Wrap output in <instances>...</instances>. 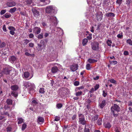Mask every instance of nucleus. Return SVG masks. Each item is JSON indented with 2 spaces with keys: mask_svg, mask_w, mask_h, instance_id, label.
Here are the masks:
<instances>
[{
  "mask_svg": "<svg viewBox=\"0 0 132 132\" xmlns=\"http://www.w3.org/2000/svg\"><path fill=\"white\" fill-rule=\"evenodd\" d=\"M46 13H47L55 14L57 13V10L55 7L53 5L47 6L45 9Z\"/></svg>",
  "mask_w": 132,
  "mask_h": 132,
  "instance_id": "nucleus-1",
  "label": "nucleus"
},
{
  "mask_svg": "<svg viewBox=\"0 0 132 132\" xmlns=\"http://www.w3.org/2000/svg\"><path fill=\"white\" fill-rule=\"evenodd\" d=\"M23 85L24 86V88H27L28 90H31L35 88V86L34 84L29 82H24L23 83Z\"/></svg>",
  "mask_w": 132,
  "mask_h": 132,
  "instance_id": "nucleus-2",
  "label": "nucleus"
},
{
  "mask_svg": "<svg viewBox=\"0 0 132 132\" xmlns=\"http://www.w3.org/2000/svg\"><path fill=\"white\" fill-rule=\"evenodd\" d=\"M78 123L79 124L84 125L86 123V121L85 120V117L84 115L82 113H78Z\"/></svg>",
  "mask_w": 132,
  "mask_h": 132,
  "instance_id": "nucleus-3",
  "label": "nucleus"
},
{
  "mask_svg": "<svg viewBox=\"0 0 132 132\" xmlns=\"http://www.w3.org/2000/svg\"><path fill=\"white\" fill-rule=\"evenodd\" d=\"M120 108L117 104H115L111 107V111L114 117H117L118 114L117 113H115V111H116L117 112H119L120 111Z\"/></svg>",
  "mask_w": 132,
  "mask_h": 132,
  "instance_id": "nucleus-4",
  "label": "nucleus"
},
{
  "mask_svg": "<svg viewBox=\"0 0 132 132\" xmlns=\"http://www.w3.org/2000/svg\"><path fill=\"white\" fill-rule=\"evenodd\" d=\"M37 45L38 46L36 47V48L38 51H41L46 46L45 43L43 40H41L40 42V43H38Z\"/></svg>",
  "mask_w": 132,
  "mask_h": 132,
  "instance_id": "nucleus-5",
  "label": "nucleus"
},
{
  "mask_svg": "<svg viewBox=\"0 0 132 132\" xmlns=\"http://www.w3.org/2000/svg\"><path fill=\"white\" fill-rule=\"evenodd\" d=\"M68 89L66 88L62 87L59 90L58 92L59 95L62 96L66 95L67 92L68 91Z\"/></svg>",
  "mask_w": 132,
  "mask_h": 132,
  "instance_id": "nucleus-6",
  "label": "nucleus"
},
{
  "mask_svg": "<svg viewBox=\"0 0 132 132\" xmlns=\"http://www.w3.org/2000/svg\"><path fill=\"white\" fill-rule=\"evenodd\" d=\"M91 45L92 49L93 50L97 51L99 49V44L98 43L96 42L93 43Z\"/></svg>",
  "mask_w": 132,
  "mask_h": 132,
  "instance_id": "nucleus-7",
  "label": "nucleus"
},
{
  "mask_svg": "<svg viewBox=\"0 0 132 132\" xmlns=\"http://www.w3.org/2000/svg\"><path fill=\"white\" fill-rule=\"evenodd\" d=\"M23 78H27L28 79H31L33 76V75L30 76V74L28 72H25L24 73V74L22 75Z\"/></svg>",
  "mask_w": 132,
  "mask_h": 132,
  "instance_id": "nucleus-8",
  "label": "nucleus"
},
{
  "mask_svg": "<svg viewBox=\"0 0 132 132\" xmlns=\"http://www.w3.org/2000/svg\"><path fill=\"white\" fill-rule=\"evenodd\" d=\"M11 76V78H13L16 75V72L14 69L12 67H11L9 74Z\"/></svg>",
  "mask_w": 132,
  "mask_h": 132,
  "instance_id": "nucleus-9",
  "label": "nucleus"
},
{
  "mask_svg": "<svg viewBox=\"0 0 132 132\" xmlns=\"http://www.w3.org/2000/svg\"><path fill=\"white\" fill-rule=\"evenodd\" d=\"M49 18L51 21L54 23V25H57V22L56 18L55 17L53 16H50Z\"/></svg>",
  "mask_w": 132,
  "mask_h": 132,
  "instance_id": "nucleus-10",
  "label": "nucleus"
},
{
  "mask_svg": "<svg viewBox=\"0 0 132 132\" xmlns=\"http://www.w3.org/2000/svg\"><path fill=\"white\" fill-rule=\"evenodd\" d=\"M41 30V29L40 28L36 27L33 29V32L35 35H37L40 33Z\"/></svg>",
  "mask_w": 132,
  "mask_h": 132,
  "instance_id": "nucleus-11",
  "label": "nucleus"
},
{
  "mask_svg": "<svg viewBox=\"0 0 132 132\" xmlns=\"http://www.w3.org/2000/svg\"><path fill=\"white\" fill-rule=\"evenodd\" d=\"M78 66L77 64H74L70 67V69L72 71L74 72L77 70L78 68Z\"/></svg>",
  "mask_w": 132,
  "mask_h": 132,
  "instance_id": "nucleus-12",
  "label": "nucleus"
},
{
  "mask_svg": "<svg viewBox=\"0 0 132 132\" xmlns=\"http://www.w3.org/2000/svg\"><path fill=\"white\" fill-rule=\"evenodd\" d=\"M8 28L10 30V34L12 35H14L15 34L14 31L16 30L15 28L12 26H10Z\"/></svg>",
  "mask_w": 132,
  "mask_h": 132,
  "instance_id": "nucleus-13",
  "label": "nucleus"
},
{
  "mask_svg": "<svg viewBox=\"0 0 132 132\" xmlns=\"http://www.w3.org/2000/svg\"><path fill=\"white\" fill-rule=\"evenodd\" d=\"M106 101L105 100H104L102 101L101 103H99L98 106L100 108L103 109L105 106L106 104Z\"/></svg>",
  "mask_w": 132,
  "mask_h": 132,
  "instance_id": "nucleus-14",
  "label": "nucleus"
},
{
  "mask_svg": "<svg viewBox=\"0 0 132 132\" xmlns=\"http://www.w3.org/2000/svg\"><path fill=\"white\" fill-rule=\"evenodd\" d=\"M56 29L58 33L57 34L59 35H63V30L60 28L55 27V29Z\"/></svg>",
  "mask_w": 132,
  "mask_h": 132,
  "instance_id": "nucleus-15",
  "label": "nucleus"
},
{
  "mask_svg": "<svg viewBox=\"0 0 132 132\" xmlns=\"http://www.w3.org/2000/svg\"><path fill=\"white\" fill-rule=\"evenodd\" d=\"M15 2L14 1L7 2L6 3L7 6L9 7H11L16 5Z\"/></svg>",
  "mask_w": 132,
  "mask_h": 132,
  "instance_id": "nucleus-16",
  "label": "nucleus"
},
{
  "mask_svg": "<svg viewBox=\"0 0 132 132\" xmlns=\"http://www.w3.org/2000/svg\"><path fill=\"white\" fill-rule=\"evenodd\" d=\"M97 19L98 21H101L102 18L103 14L102 12H99L97 13Z\"/></svg>",
  "mask_w": 132,
  "mask_h": 132,
  "instance_id": "nucleus-17",
  "label": "nucleus"
},
{
  "mask_svg": "<svg viewBox=\"0 0 132 132\" xmlns=\"http://www.w3.org/2000/svg\"><path fill=\"white\" fill-rule=\"evenodd\" d=\"M32 11L34 16L37 17L39 15V12L37 11V10L34 8H33L32 9Z\"/></svg>",
  "mask_w": 132,
  "mask_h": 132,
  "instance_id": "nucleus-18",
  "label": "nucleus"
},
{
  "mask_svg": "<svg viewBox=\"0 0 132 132\" xmlns=\"http://www.w3.org/2000/svg\"><path fill=\"white\" fill-rule=\"evenodd\" d=\"M10 67L5 68L3 69V72L6 74H8L10 69Z\"/></svg>",
  "mask_w": 132,
  "mask_h": 132,
  "instance_id": "nucleus-19",
  "label": "nucleus"
},
{
  "mask_svg": "<svg viewBox=\"0 0 132 132\" xmlns=\"http://www.w3.org/2000/svg\"><path fill=\"white\" fill-rule=\"evenodd\" d=\"M44 119L42 117H39L38 118L37 121L40 124H42L44 122Z\"/></svg>",
  "mask_w": 132,
  "mask_h": 132,
  "instance_id": "nucleus-20",
  "label": "nucleus"
},
{
  "mask_svg": "<svg viewBox=\"0 0 132 132\" xmlns=\"http://www.w3.org/2000/svg\"><path fill=\"white\" fill-rule=\"evenodd\" d=\"M58 70L56 66L54 67L51 69V71L52 73H55L57 72Z\"/></svg>",
  "mask_w": 132,
  "mask_h": 132,
  "instance_id": "nucleus-21",
  "label": "nucleus"
},
{
  "mask_svg": "<svg viewBox=\"0 0 132 132\" xmlns=\"http://www.w3.org/2000/svg\"><path fill=\"white\" fill-rule=\"evenodd\" d=\"M9 59L10 62L12 63H14L16 59V57L14 56H11Z\"/></svg>",
  "mask_w": 132,
  "mask_h": 132,
  "instance_id": "nucleus-22",
  "label": "nucleus"
},
{
  "mask_svg": "<svg viewBox=\"0 0 132 132\" xmlns=\"http://www.w3.org/2000/svg\"><path fill=\"white\" fill-rule=\"evenodd\" d=\"M107 17L110 16H115L114 14L112 12H110L108 13H106L105 15Z\"/></svg>",
  "mask_w": 132,
  "mask_h": 132,
  "instance_id": "nucleus-23",
  "label": "nucleus"
},
{
  "mask_svg": "<svg viewBox=\"0 0 132 132\" xmlns=\"http://www.w3.org/2000/svg\"><path fill=\"white\" fill-rule=\"evenodd\" d=\"M11 89L13 90H16L18 88V86L16 85L12 86L11 87Z\"/></svg>",
  "mask_w": 132,
  "mask_h": 132,
  "instance_id": "nucleus-24",
  "label": "nucleus"
},
{
  "mask_svg": "<svg viewBox=\"0 0 132 132\" xmlns=\"http://www.w3.org/2000/svg\"><path fill=\"white\" fill-rule=\"evenodd\" d=\"M16 8L15 7L11 9L9 11V12L11 13H13L16 10Z\"/></svg>",
  "mask_w": 132,
  "mask_h": 132,
  "instance_id": "nucleus-25",
  "label": "nucleus"
},
{
  "mask_svg": "<svg viewBox=\"0 0 132 132\" xmlns=\"http://www.w3.org/2000/svg\"><path fill=\"white\" fill-rule=\"evenodd\" d=\"M51 54L53 56H56L57 55V53L55 50H53V51L52 52Z\"/></svg>",
  "mask_w": 132,
  "mask_h": 132,
  "instance_id": "nucleus-26",
  "label": "nucleus"
},
{
  "mask_svg": "<svg viewBox=\"0 0 132 132\" xmlns=\"http://www.w3.org/2000/svg\"><path fill=\"white\" fill-rule=\"evenodd\" d=\"M104 126L106 128H109L111 127V125L109 122H107L106 124L104 125Z\"/></svg>",
  "mask_w": 132,
  "mask_h": 132,
  "instance_id": "nucleus-27",
  "label": "nucleus"
},
{
  "mask_svg": "<svg viewBox=\"0 0 132 132\" xmlns=\"http://www.w3.org/2000/svg\"><path fill=\"white\" fill-rule=\"evenodd\" d=\"M32 2V0H25L24 2L25 4H31Z\"/></svg>",
  "mask_w": 132,
  "mask_h": 132,
  "instance_id": "nucleus-28",
  "label": "nucleus"
},
{
  "mask_svg": "<svg viewBox=\"0 0 132 132\" xmlns=\"http://www.w3.org/2000/svg\"><path fill=\"white\" fill-rule=\"evenodd\" d=\"M88 62L90 63L96 62H97V60L91 59H89L88 60Z\"/></svg>",
  "mask_w": 132,
  "mask_h": 132,
  "instance_id": "nucleus-29",
  "label": "nucleus"
},
{
  "mask_svg": "<svg viewBox=\"0 0 132 132\" xmlns=\"http://www.w3.org/2000/svg\"><path fill=\"white\" fill-rule=\"evenodd\" d=\"M88 42V40L86 38L82 40V44L83 45H85L87 44Z\"/></svg>",
  "mask_w": 132,
  "mask_h": 132,
  "instance_id": "nucleus-30",
  "label": "nucleus"
},
{
  "mask_svg": "<svg viewBox=\"0 0 132 132\" xmlns=\"http://www.w3.org/2000/svg\"><path fill=\"white\" fill-rule=\"evenodd\" d=\"M11 95L15 97H16L18 96L17 93L16 92H14V91H13L12 92Z\"/></svg>",
  "mask_w": 132,
  "mask_h": 132,
  "instance_id": "nucleus-31",
  "label": "nucleus"
},
{
  "mask_svg": "<svg viewBox=\"0 0 132 132\" xmlns=\"http://www.w3.org/2000/svg\"><path fill=\"white\" fill-rule=\"evenodd\" d=\"M106 43L108 46H111V44L112 43V42L111 40L109 39L108 40L106 41Z\"/></svg>",
  "mask_w": 132,
  "mask_h": 132,
  "instance_id": "nucleus-32",
  "label": "nucleus"
},
{
  "mask_svg": "<svg viewBox=\"0 0 132 132\" xmlns=\"http://www.w3.org/2000/svg\"><path fill=\"white\" fill-rule=\"evenodd\" d=\"M4 16L6 18H8L11 17V15L8 13H6L4 15Z\"/></svg>",
  "mask_w": 132,
  "mask_h": 132,
  "instance_id": "nucleus-33",
  "label": "nucleus"
},
{
  "mask_svg": "<svg viewBox=\"0 0 132 132\" xmlns=\"http://www.w3.org/2000/svg\"><path fill=\"white\" fill-rule=\"evenodd\" d=\"M109 81L110 82L114 84H116L117 82L116 80H114L113 79H112L109 80Z\"/></svg>",
  "mask_w": 132,
  "mask_h": 132,
  "instance_id": "nucleus-34",
  "label": "nucleus"
},
{
  "mask_svg": "<svg viewBox=\"0 0 132 132\" xmlns=\"http://www.w3.org/2000/svg\"><path fill=\"white\" fill-rule=\"evenodd\" d=\"M39 92L40 94H43L45 92V91L44 90V89L43 88H40L39 90Z\"/></svg>",
  "mask_w": 132,
  "mask_h": 132,
  "instance_id": "nucleus-35",
  "label": "nucleus"
},
{
  "mask_svg": "<svg viewBox=\"0 0 132 132\" xmlns=\"http://www.w3.org/2000/svg\"><path fill=\"white\" fill-rule=\"evenodd\" d=\"M12 102V100L10 99H8L6 100V103L8 104H11Z\"/></svg>",
  "mask_w": 132,
  "mask_h": 132,
  "instance_id": "nucleus-36",
  "label": "nucleus"
},
{
  "mask_svg": "<svg viewBox=\"0 0 132 132\" xmlns=\"http://www.w3.org/2000/svg\"><path fill=\"white\" fill-rule=\"evenodd\" d=\"M82 94V92L81 91H78L76 92L75 95L76 96H78L81 95Z\"/></svg>",
  "mask_w": 132,
  "mask_h": 132,
  "instance_id": "nucleus-37",
  "label": "nucleus"
},
{
  "mask_svg": "<svg viewBox=\"0 0 132 132\" xmlns=\"http://www.w3.org/2000/svg\"><path fill=\"white\" fill-rule=\"evenodd\" d=\"M36 37L38 39H42L43 37V34L42 33L40 34L37 36H36Z\"/></svg>",
  "mask_w": 132,
  "mask_h": 132,
  "instance_id": "nucleus-38",
  "label": "nucleus"
},
{
  "mask_svg": "<svg viewBox=\"0 0 132 132\" xmlns=\"http://www.w3.org/2000/svg\"><path fill=\"white\" fill-rule=\"evenodd\" d=\"M18 124H20L22 123L23 122V119L22 118H19L18 119Z\"/></svg>",
  "mask_w": 132,
  "mask_h": 132,
  "instance_id": "nucleus-39",
  "label": "nucleus"
},
{
  "mask_svg": "<svg viewBox=\"0 0 132 132\" xmlns=\"http://www.w3.org/2000/svg\"><path fill=\"white\" fill-rule=\"evenodd\" d=\"M27 127V125L25 123H24L22 126L21 130L22 131H23Z\"/></svg>",
  "mask_w": 132,
  "mask_h": 132,
  "instance_id": "nucleus-40",
  "label": "nucleus"
},
{
  "mask_svg": "<svg viewBox=\"0 0 132 132\" xmlns=\"http://www.w3.org/2000/svg\"><path fill=\"white\" fill-rule=\"evenodd\" d=\"M127 43L130 45H132V40L130 39H128L126 41Z\"/></svg>",
  "mask_w": 132,
  "mask_h": 132,
  "instance_id": "nucleus-41",
  "label": "nucleus"
},
{
  "mask_svg": "<svg viewBox=\"0 0 132 132\" xmlns=\"http://www.w3.org/2000/svg\"><path fill=\"white\" fill-rule=\"evenodd\" d=\"M23 41V44L24 45H26L28 43L30 42V41L29 40L27 39L24 40Z\"/></svg>",
  "mask_w": 132,
  "mask_h": 132,
  "instance_id": "nucleus-42",
  "label": "nucleus"
},
{
  "mask_svg": "<svg viewBox=\"0 0 132 132\" xmlns=\"http://www.w3.org/2000/svg\"><path fill=\"white\" fill-rule=\"evenodd\" d=\"M62 106V104L61 103H59L56 104V106L58 109H60Z\"/></svg>",
  "mask_w": 132,
  "mask_h": 132,
  "instance_id": "nucleus-43",
  "label": "nucleus"
},
{
  "mask_svg": "<svg viewBox=\"0 0 132 132\" xmlns=\"http://www.w3.org/2000/svg\"><path fill=\"white\" fill-rule=\"evenodd\" d=\"M102 119L101 118H99L97 120V124L100 125L102 124Z\"/></svg>",
  "mask_w": 132,
  "mask_h": 132,
  "instance_id": "nucleus-44",
  "label": "nucleus"
},
{
  "mask_svg": "<svg viewBox=\"0 0 132 132\" xmlns=\"http://www.w3.org/2000/svg\"><path fill=\"white\" fill-rule=\"evenodd\" d=\"M60 117L56 116L55 117V119L54 120L56 121H58L60 120Z\"/></svg>",
  "mask_w": 132,
  "mask_h": 132,
  "instance_id": "nucleus-45",
  "label": "nucleus"
},
{
  "mask_svg": "<svg viewBox=\"0 0 132 132\" xmlns=\"http://www.w3.org/2000/svg\"><path fill=\"white\" fill-rule=\"evenodd\" d=\"M37 104V103L36 101L35 100H33L32 102V105H36Z\"/></svg>",
  "mask_w": 132,
  "mask_h": 132,
  "instance_id": "nucleus-46",
  "label": "nucleus"
},
{
  "mask_svg": "<svg viewBox=\"0 0 132 132\" xmlns=\"http://www.w3.org/2000/svg\"><path fill=\"white\" fill-rule=\"evenodd\" d=\"M123 35L122 33H121L120 34H118L117 36V37L119 38H121L123 37Z\"/></svg>",
  "mask_w": 132,
  "mask_h": 132,
  "instance_id": "nucleus-47",
  "label": "nucleus"
},
{
  "mask_svg": "<svg viewBox=\"0 0 132 132\" xmlns=\"http://www.w3.org/2000/svg\"><path fill=\"white\" fill-rule=\"evenodd\" d=\"M97 0H92V3L93 4L95 5H96L97 4Z\"/></svg>",
  "mask_w": 132,
  "mask_h": 132,
  "instance_id": "nucleus-48",
  "label": "nucleus"
},
{
  "mask_svg": "<svg viewBox=\"0 0 132 132\" xmlns=\"http://www.w3.org/2000/svg\"><path fill=\"white\" fill-rule=\"evenodd\" d=\"M6 12V10H2L0 12V14L1 15H3Z\"/></svg>",
  "mask_w": 132,
  "mask_h": 132,
  "instance_id": "nucleus-49",
  "label": "nucleus"
},
{
  "mask_svg": "<svg viewBox=\"0 0 132 132\" xmlns=\"http://www.w3.org/2000/svg\"><path fill=\"white\" fill-rule=\"evenodd\" d=\"M86 68L88 70H89L90 69V64H87L86 65Z\"/></svg>",
  "mask_w": 132,
  "mask_h": 132,
  "instance_id": "nucleus-50",
  "label": "nucleus"
},
{
  "mask_svg": "<svg viewBox=\"0 0 132 132\" xmlns=\"http://www.w3.org/2000/svg\"><path fill=\"white\" fill-rule=\"evenodd\" d=\"M6 45V44L4 42H3L0 45V47L2 48L4 47Z\"/></svg>",
  "mask_w": 132,
  "mask_h": 132,
  "instance_id": "nucleus-51",
  "label": "nucleus"
},
{
  "mask_svg": "<svg viewBox=\"0 0 132 132\" xmlns=\"http://www.w3.org/2000/svg\"><path fill=\"white\" fill-rule=\"evenodd\" d=\"M3 31L5 32H6L7 31L6 29V26L5 25H4L3 27Z\"/></svg>",
  "mask_w": 132,
  "mask_h": 132,
  "instance_id": "nucleus-52",
  "label": "nucleus"
},
{
  "mask_svg": "<svg viewBox=\"0 0 132 132\" xmlns=\"http://www.w3.org/2000/svg\"><path fill=\"white\" fill-rule=\"evenodd\" d=\"M79 84V82L77 81H75L74 83V85L75 86H78Z\"/></svg>",
  "mask_w": 132,
  "mask_h": 132,
  "instance_id": "nucleus-53",
  "label": "nucleus"
},
{
  "mask_svg": "<svg viewBox=\"0 0 132 132\" xmlns=\"http://www.w3.org/2000/svg\"><path fill=\"white\" fill-rule=\"evenodd\" d=\"M99 85L98 84L96 85L94 87L95 91L97 90L99 88Z\"/></svg>",
  "mask_w": 132,
  "mask_h": 132,
  "instance_id": "nucleus-54",
  "label": "nucleus"
},
{
  "mask_svg": "<svg viewBox=\"0 0 132 132\" xmlns=\"http://www.w3.org/2000/svg\"><path fill=\"white\" fill-rule=\"evenodd\" d=\"M122 0H117L116 3L119 5H120L122 3Z\"/></svg>",
  "mask_w": 132,
  "mask_h": 132,
  "instance_id": "nucleus-55",
  "label": "nucleus"
},
{
  "mask_svg": "<svg viewBox=\"0 0 132 132\" xmlns=\"http://www.w3.org/2000/svg\"><path fill=\"white\" fill-rule=\"evenodd\" d=\"M98 115H95L93 118V119L94 121H95V120H97L98 118Z\"/></svg>",
  "mask_w": 132,
  "mask_h": 132,
  "instance_id": "nucleus-56",
  "label": "nucleus"
},
{
  "mask_svg": "<svg viewBox=\"0 0 132 132\" xmlns=\"http://www.w3.org/2000/svg\"><path fill=\"white\" fill-rule=\"evenodd\" d=\"M84 88V87L83 86H81L80 87H79L76 89V91L79 90V91L80 89H83Z\"/></svg>",
  "mask_w": 132,
  "mask_h": 132,
  "instance_id": "nucleus-57",
  "label": "nucleus"
},
{
  "mask_svg": "<svg viewBox=\"0 0 132 132\" xmlns=\"http://www.w3.org/2000/svg\"><path fill=\"white\" fill-rule=\"evenodd\" d=\"M90 31L92 33H94V27L92 26L90 28Z\"/></svg>",
  "mask_w": 132,
  "mask_h": 132,
  "instance_id": "nucleus-58",
  "label": "nucleus"
},
{
  "mask_svg": "<svg viewBox=\"0 0 132 132\" xmlns=\"http://www.w3.org/2000/svg\"><path fill=\"white\" fill-rule=\"evenodd\" d=\"M20 14L23 16H25L26 14V12H21Z\"/></svg>",
  "mask_w": 132,
  "mask_h": 132,
  "instance_id": "nucleus-59",
  "label": "nucleus"
},
{
  "mask_svg": "<svg viewBox=\"0 0 132 132\" xmlns=\"http://www.w3.org/2000/svg\"><path fill=\"white\" fill-rule=\"evenodd\" d=\"M111 64H115L117 63V62L116 61H111Z\"/></svg>",
  "mask_w": 132,
  "mask_h": 132,
  "instance_id": "nucleus-60",
  "label": "nucleus"
},
{
  "mask_svg": "<svg viewBox=\"0 0 132 132\" xmlns=\"http://www.w3.org/2000/svg\"><path fill=\"white\" fill-rule=\"evenodd\" d=\"M123 54L125 55H128L129 54V52L128 51H125L124 52Z\"/></svg>",
  "mask_w": 132,
  "mask_h": 132,
  "instance_id": "nucleus-61",
  "label": "nucleus"
},
{
  "mask_svg": "<svg viewBox=\"0 0 132 132\" xmlns=\"http://www.w3.org/2000/svg\"><path fill=\"white\" fill-rule=\"evenodd\" d=\"M29 46L31 47H33L34 45V44L32 43H30L29 44Z\"/></svg>",
  "mask_w": 132,
  "mask_h": 132,
  "instance_id": "nucleus-62",
  "label": "nucleus"
},
{
  "mask_svg": "<svg viewBox=\"0 0 132 132\" xmlns=\"http://www.w3.org/2000/svg\"><path fill=\"white\" fill-rule=\"evenodd\" d=\"M50 33L45 32L44 35V37L45 38L47 37L49 35Z\"/></svg>",
  "mask_w": 132,
  "mask_h": 132,
  "instance_id": "nucleus-63",
  "label": "nucleus"
},
{
  "mask_svg": "<svg viewBox=\"0 0 132 132\" xmlns=\"http://www.w3.org/2000/svg\"><path fill=\"white\" fill-rule=\"evenodd\" d=\"M29 37L30 38H32L34 37V35L32 34H30L29 35Z\"/></svg>",
  "mask_w": 132,
  "mask_h": 132,
  "instance_id": "nucleus-64",
  "label": "nucleus"
}]
</instances>
